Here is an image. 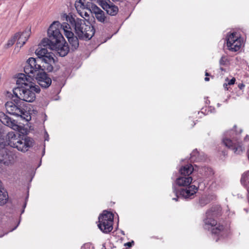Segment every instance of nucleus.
<instances>
[{
    "label": "nucleus",
    "instance_id": "nucleus-3",
    "mask_svg": "<svg viewBox=\"0 0 249 249\" xmlns=\"http://www.w3.org/2000/svg\"><path fill=\"white\" fill-rule=\"evenodd\" d=\"M60 26L58 21H53L48 30V38H43L40 44L42 48L55 50L60 56L64 57L68 53L69 47L58 28Z\"/></svg>",
    "mask_w": 249,
    "mask_h": 249
},
{
    "label": "nucleus",
    "instance_id": "nucleus-40",
    "mask_svg": "<svg viewBox=\"0 0 249 249\" xmlns=\"http://www.w3.org/2000/svg\"><path fill=\"white\" fill-rule=\"evenodd\" d=\"M102 249H106V247L104 245H103Z\"/></svg>",
    "mask_w": 249,
    "mask_h": 249
},
{
    "label": "nucleus",
    "instance_id": "nucleus-43",
    "mask_svg": "<svg viewBox=\"0 0 249 249\" xmlns=\"http://www.w3.org/2000/svg\"><path fill=\"white\" fill-rule=\"evenodd\" d=\"M25 206H26V203L24 204V207H25Z\"/></svg>",
    "mask_w": 249,
    "mask_h": 249
},
{
    "label": "nucleus",
    "instance_id": "nucleus-14",
    "mask_svg": "<svg viewBox=\"0 0 249 249\" xmlns=\"http://www.w3.org/2000/svg\"><path fill=\"white\" fill-rule=\"evenodd\" d=\"M14 160L11 152L6 147L0 148V162L5 165H8Z\"/></svg>",
    "mask_w": 249,
    "mask_h": 249
},
{
    "label": "nucleus",
    "instance_id": "nucleus-39",
    "mask_svg": "<svg viewBox=\"0 0 249 249\" xmlns=\"http://www.w3.org/2000/svg\"><path fill=\"white\" fill-rule=\"evenodd\" d=\"M244 87V85L243 84H242V85L239 87V88H240V89H242V87Z\"/></svg>",
    "mask_w": 249,
    "mask_h": 249
},
{
    "label": "nucleus",
    "instance_id": "nucleus-37",
    "mask_svg": "<svg viewBox=\"0 0 249 249\" xmlns=\"http://www.w3.org/2000/svg\"><path fill=\"white\" fill-rule=\"evenodd\" d=\"M249 137L248 136H247L246 137V138H245V140H249Z\"/></svg>",
    "mask_w": 249,
    "mask_h": 249
},
{
    "label": "nucleus",
    "instance_id": "nucleus-18",
    "mask_svg": "<svg viewBox=\"0 0 249 249\" xmlns=\"http://www.w3.org/2000/svg\"><path fill=\"white\" fill-rule=\"evenodd\" d=\"M10 132H9L6 136L4 135V130H1V135H0V146L1 148L6 147V146H10V142L11 138L9 137Z\"/></svg>",
    "mask_w": 249,
    "mask_h": 249
},
{
    "label": "nucleus",
    "instance_id": "nucleus-36",
    "mask_svg": "<svg viewBox=\"0 0 249 249\" xmlns=\"http://www.w3.org/2000/svg\"><path fill=\"white\" fill-rule=\"evenodd\" d=\"M244 177H245V176L243 175L242 178H241V181L242 182L243 181V180L244 179Z\"/></svg>",
    "mask_w": 249,
    "mask_h": 249
},
{
    "label": "nucleus",
    "instance_id": "nucleus-38",
    "mask_svg": "<svg viewBox=\"0 0 249 249\" xmlns=\"http://www.w3.org/2000/svg\"><path fill=\"white\" fill-rule=\"evenodd\" d=\"M220 69L222 71H225V69L223 68L222 67H221V68H220Z\"/></svg>",
    "mask_w": 249,
    "mask_h": 249
},
{
    "label": "nucleus",
    "instance_id": "nucleus-9",
    "mask_svg": "<svg viewBox=\"0 0 249 249\" xmlns=\"http://www.w3.org/2000/svg\"><path fill=\"white\" fill-rule=\"evenodd\" d=\"M58 28L60 30L63 29L64 31L65 35L68 38V41L71 46L72 50H75L79 47V38L75 36L74 34L71 32V28L68 23L64 22L61 24L60 26H58Z\"/></svg>",
    "mask_w": 249,
    "mask_h": 249
},
{
    "label": "nucleus",
    "instance_id": "nucleus-12",
    "mask_svg": "<svg viewBox=\"0 0 249 249\" xmlns=\"http://www.w3.org/2000/svg\"><path fill=\"white\" fill-rule=\"evenodd\" d=\"M99 4L106 11L108 15L115 16L118 12V8L112 3L107 2L104 0H99Z\"/></svg>",
    "mask_w": 249,
    "mask_h": 249
},
{
    "label": "nucleus",
    "instance_id": "nucleus-17",
    "mask_svg": "<svg viewBox=\"0 0 249 249\" xmlns=\"http://www.w3.org/2000/svg\"><path fill=\"white\" fill-rule=\"evenodd\" d=\"M19 36L18 37L17 43V47L21 48L26 43L30 36L29 31H25L22 33L18 32Z\"/></svg>",
    "mask_w": 249,
    "mask_h": 249
},
{
    "label": "nucleus",
    "instance_id": "nucleus-10",
    "mask_svg": "<svg viewBox=\"0 0 249 249\" xmlns=\"http://www.w3.org/2000/svg\"><path fill=\"white\" fill-rule=\"evenodd\" d=\"M45 71L40 72L35 76V78L37 83L41 88L47 89L51 86L52 80Z\"/></svg>",
    "mask_w": 249,
    "mask_h": 249
},
{
    "label": "nucleus",
    "instance_id": "nucleus-35",
    "mask_svg": "<svg viewBox=\"0 0 249 249\" xmlns=\"http://www.w3.org/2000/svg\"><path fill=\"white\" fill-rule=\"evenodd\" d=\"M228 84H224L223 86H224V87H225V88L227 89V86H228Z\"/></svg>",
    "mask_w": 249,
    "mask_h": 249
},
{
    "label": "nucleus",
    "instance_id": "nucleus-16",
    "mask_svg": "<svg viewBox=\"0 0 249 249\" xmlns=\"http://www.w3.org/2000/svg\"><path fill=\"white\" fill-rule=\"evenodd\" d=\"M193 180L191 177H187L180 175L176 180V184L178 186H182L183 187L188 186L191 185Z\"/></svg>",
    "mask_w": 249,
    "mask_h": 249
},
{
    "label": "nucleus",
    "instance_id": "nucleus-26",
    "mask_svg": "<svg viewBox=\"0 0 249 249\" xmlns=\"http://www.w3.org/2000/svg\"><path fill=\"white\" fill-rule=\"evenodd\" d=\"M134 244V242L133 241H132L131 242H128L124 244L125 246H127L128 247L130 248L132 247V245Z\"/></svg>",
    "mask_w": 249,
    "mask_h": 249
},
{
    "label": "nucleus",
    "instance_id": "nucleus-25",
    "mask_svg": "<svg viewBox=\"0 0 249 249\" xmlns=\"http://www.w3.org/2000/svg\"><path fill=\"white\" fill-rule=\"evenodd\" d=\"M229 62V60L225 55H223L219 60V64L221 66H226Z\"/></svg>",
    "mask_w": 249,
    "mask_h": 249
},
{
    "label": "nucleus",
    "instance_id": "nucleus-28",
    "mask_svg": "<svg viewBox=\"0 0 249 249\" xmlns=\"http://www.w3.org/2000/svg\"><path fill=\"white\" fill-rule=\"evenodd\" d=\"M89 247V244H85L83 247H82L81 249H86V248Z\"/></svg>",
    "mask_w": 249,
    "mask_h": 249
},
{
    "label": "nucleus",
    "instance_id": "nucleus-23",
    "mask_svg": "<svg viewBox=\"0 0 249 249\" xmlns=\"http://www.w3.org/2000/svg\"><path fill=\"white\" fill-rule=\"evenodd\" d=\"M199 153L196 149L193 150V151L191 153L190 158L192 161H196L199 160V159L197 157Z\"/></svg>",
    "mask_w": 249,
    "mask_h": 249
},
{
    "label": "nucleus",
    "instance_id": "nucleus-19",
    "mask_svg": "<svg viewBox=\"0 0 249 249\" xmlns=\"http://www.w3.org/2000/svg\"><path fill=\"white\" fill-rule=\"evenodd\" d=\"M194 168L192 164H187L182 166L179 169V173L180 175H183L187 177H191L190 175L193 173Z\"/></svg>",
    "mask_w": 249,
    "mask_h": 249
},
{
    "label": "nucleus",
    "instance_id": "nucleus-42",
    "mask_svg": "<svg viewBox=\"0 0 249 249\" xmlns=\"http://www.w3.org/2000/svg\"><path fill=\"white\" fill-rule=\"evenodd\" d=\"M112 0L115 1H120L121 0Z\"/></svg>",
    "mask_w": 249,
    "mask_h": 249
},
{
    "label": "nucleus",
    "instance_id": "nucleus-2",
    "mask_svg": "<svg viewBox=\"0 0 249 249\" xmlns=\"http://www.w3.org/2000/svg\"><path fill=\"white\" fill-rule=\"evenodd\" d=\"M37 58L30 57L26 61L24 67V71L28 75L30 80L31 77H35L43 70L48 72H52L53 70L55 64V59L53 54L49 52L46 48H42L39 44L35 51Z\"/></svg>",
    "mask_w": 249,
    "mask_h": 249
},
{
    "label": "nucleus",
    "instance_id": "nucleus-15",
    "mask_svg": "<svg viewBox=\"0 0 249 249\" xmlns=\"http://www.w3.org/2000/svg\"><path fill=\"white\" fill-rule=\"evenodd\" d=\"M0 121L3 124L15 130H18L19 129V126L17 124L16 121L15 120H12L11 118L3 112L0 113Z\"/></svg>",
    "mask_w": 249,
    "mask_h": 249
},
{
    "label": "nucleus",
    "instance_id": "nucleus-8",
    "mask_svg": "<svg viewBox=\"0 0 249 249\" xmlns=\"http://www.w3.org/2000/svg\"><path fill=\"white\" fill-rule=\"evenodd\" d=\"M197 190L198 187L195 185H190L180 189L173 185V192L176 197H173V200L177 201L179 196L185 198H192Z\"/></svg>",
    "mask_w": 249,
    "mask_h": 249
},
{
    "label": "nucleus",
    "instance_id": "nucleus-11",
    "mask_svg": "<svg viewBox=\"0 0 249 249\" xmlns=\"http://www.w3.org/2000/svg\"><path fill=\"white\" fill-rule=\"evenodd\" d=\"M223 143L226 147L232 150L236 154H241L244 150L239 141L235 142L229 138H224Z\"/></svg>",
    "mask_w": 249,
    "mask_h": 249
},
{
    "label": "nucleus",
    "instance_id": "nucleus-20",
    "mask_svg": "<svg viewBox=\"0 0 249 249\" xmlns=\"http://www.w3.org/2000/svg\"><path fill=\"white\" fill-rule=\"evenodd\" d=\"M242 43L240 39L238 38L237 39H235L233 43H231V47H228V49L232 52H237L241 46Z\"/></svg>",
    "mask_w": 249,
    "mask_h": 249
},
{
    "label": "nucleus",
    "instance_id": "nucleus-31",
    "mask_svg": "<svg viewBox=\"0 0 249 249\" xmlns=\"http://www.w3.org/2000/svg\"><path fill=\"white\" fill-rule=\"evenodd\" d=\"M84 16H85L86 17H89V14L87 12H86L84 13Z\"/></svg>",
    "mask_w": 249,
    "mask_h": 249
},
{
    "label": "nucleus",
    "instance_id": "nucleus-6",
    "mask_svg": "<svg viewBox=\"0 0 249 249\" xmlns=\"http://www.w3.org/2000/svg\"><path fill=\"white\" fill-rule=\"evenodd\" d=\"M9 137L11 138L10 146L16 148L19 151L25 152L34 146V140L30 137L23 139L19 134H16L14 132H10Z\"/></svg>",
    "mask_w": 249,
    "mask_h": 249
},
{
    "label": "nucleus",
    "instance_id": "nucleus-7",
    "mask_svg": "<svg viewBox=\"0 0 249 249\" xmlns=\"http://www.w3.org/2000/svg\"><path fill=\"white\" fill-rule=\"evenodd\" d=\"M98 227L102 232L105 233L110 232L113 229V214L107 211H104L98 217Z\"/></svg>",
    "mask_w": 249,
    "mask_h": 249
},
{
    "label": "nucleus",
    "instance_id": "nucleus-27",
    "mask_svg": "<svg viewBox=\"0 0 249 249\" xmlns=\"http://www.w3.org/2000/svg\"><path fill=\"white\" fill-rule=\"evenodd\" d=\"M235 82V79L234 78H232L231 79L229 82L228 85H233Z\"/></svg>",
    "mask_w": 249,
    "mask_h": 249
},
{
    "label": "nucleus",
    "instance_id": "nucleus-5",
    "mask_svg": "<svg viewBox=\"0 0 249 249\" xmlns=\"http://www.w3.org/2000/svg\"><path fill=\"white\" fill-rule=\"evenodd\" d=\"M221 208L219 207H212L206 213V218L204 219V228L211 230L212 233L219 236H223L225 234L224 228L222 225L217 224L216 221L212 216L220 215Z\"/></svg>",
    "mask_w": 249,
    "mask_h": 249
},
{
    "label": "nucleus",
    "instance_id": "nucleus-29",
    "mask_svg": "<svg viewBox=\"0 0 249 249\" xmlns=\"http://www.w3.org/2000/svg\"><path fill=\"white\" fill-rule=\"evenodd\" d=\"M207 169L208 171L210 172V175H213V171L212 170V169L211 168H207Z\"/></svg>",
    "mask_w": 249,
    "mask_h": 249
},
{
    "label": "nucleus",
    "instance_id": "nucleus-1",
    "mask_svg": "<svg viewBox=\"0 0 249 249\" xmlns=\"http://www.w3.org/2000/svg\"><path fill=\"white\" fill-rule=\"evenodd\" d=\"M17 84L19 86L13 90L16 98L12 101L7 102L5 108L8 113L25 118V116L28 117V113L25 109L24 101H34L36 98V93H39L40 89L23 73L18 74Z\"/></svg>",
    "mask_w": 249,
    "mask_h": 249
},
{
    "label": "nucleus",
    "instance_id": "nucleus-33",
    "mask_svg": "<svg viewBox=\"0 0 249 249\" xmlns=\"http://www.w3.org/2000/svg\"><path fill=\"white\" fill-rule=\"evenodd\" d=\"M2 129V126L0 124V135H1V130Z\"/></svg>",
    "mask_w": 249,
    "mask_h": 249
},
{
    "label": "nucleus",
    "instance_id": "nucleus-4",
    "mask_svg": "<svg viewBox=\"0 0 249 249\" xmlns=\"http://www.w3.org/2000/svg\"><path fill=\"white\" fill-rule=\"evenodd\" d=\"M67 21L71 29H74L79 39L88 40L94 36V27L89 22L87 24L84 19L71 16L67 17Z\"/></svg>",
    "mask_w": 249,
    "mask_h": 249
},
{
    "label": "nucleus",
    "instance_id": "nucleus-24",
    "mask_svg": "<svg viewBox=\"0 0 249 249\" xmlns=\"http://www.w3.org/2000/svg\"><path fill=\"white\" fill-rule=\"evenodd\" d=\"M210 202L209 200L206 197H202L200 198L199 204L201 207H203Z\"/></svg>",
    "mask_w": 249,
    "mask_h": 249
},
{
    "label": "nucleus",
    "instance_id": "nucleus-30",
    "mask_svg": "<svg viewBox=\"0 0 249 249\" xmlns=\"http://www.w3.org/2000/svg\"><path fill=\"white\" fill-rule=\"evenodd\" d=\"M45 141H48L49 140V135L48 134V133L46 132V134L45 136Z\"/></svg>",
    "mask_w": 249,
    "mask_h": 249
},
{
    "label": "nucleus",
    "instance_id": "nucleus-41",
    "mask_svg": "<svg viewBox=\"0 0 249 249\" xmlns=\"http://www.w3.org/2000/svg\"><path fill=\"white\" fill-rule=\"evenodd\" d=\"M18 225L16 226L14 228H13L11 231H13V230H14L15 229H16Z\"/></svg>",
    "mask_w": 249,
    "mask_h": 249
},
{
    "label": "nucleus",
    "instance_id": "nucleus-22",
    "mask_svg": "<svg viewBox=\"0 0 249 249\" xmlns=\"http://www.w3.org/2000/svg\"><path fill=\"white\" fill-rule=\"evenodd\" d=\"M18 36L19 33L15 34L12 37H11L9 40H8L7 43L5 44V47L8 48L11 47L15 43Z\"/></svg>",
    "mask_w": 249,
    "mask_h": 249
},
{
    "label": "nucleus",
    "instance_id": "nucleus-13",
    "mask_svg": "<svg viewBox=\"0 0 249 249\" xmlns=\"http://www.w3.org/2000/svg\"><path fill=\"white\" fill-rule=\"evenodd\" d=\"M90 12L94 14V17L97 20L101 23H105L108 22L107 17L105 15V13L99 7L95 4H92Z\"/></svg>",
    "mask_w": 249,
    "mask_h": 249
},
{
    "label": "nucleus",
    "instance_id": "nucleus-32",
    "mask_svg": "<svg viewBox=\"0 0 249 249\" xmlns=\"http://www.w3.org/2000/svg\"><path fill=\"white\" fill-rule=\"evenodd\" d=\"M205 80L206 81H209V77H206L205 78Z\"/></svg>",
    "mask_w": 249,
    "mask_h": 249
},
{
    "label": "nucleus",
    "instance_id": "nucleus-21",
    "mask_svg": "<svg viewBox=\"0 0 249 249\" xmlns=\"http://www.w3.org/2000/svg\"><path fill=\"white\" fill-rule=\"evenodd\" d=\"M239 37L237 36V33L233 32L229 36L227 37V47H231V43H233L235 39H238Z\"/></svg>",
    "mask_w": 249,
    "mask_h": 249
},
{
    "label": "nucleus",
    "instance_id": "nucleus-34",
    "mask_svg": "<svg viewBox=\"0 0 249 249\" xmlns=\"http://www.w3.org/2000/svg\"><path fill=\"white\" fill-rule=\"evenodd\" d=\"M209 75H210V74H209V73L208 72H205V76H207H207H209Z\"/></svg>",
    "mask_w": 249,
    "mask_h": 249
}]
</instances>
